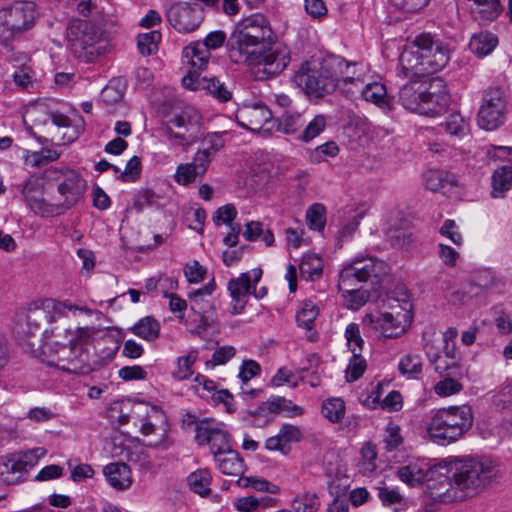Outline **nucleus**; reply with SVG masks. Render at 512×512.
<instances>
[{
    "label": "nucleus",
    "mask_w": 512,
    "mask_h": 512,
    "mask_svg": "<svg viewBox=\"0 0 512 512\" xmlns=\"http://www.w3.org/2000/svg\"><path fill=\"white\" fill-rule=\"evenodd\" d=\"M276 40L268 19L260 13L240 21L227 40L228 56L236 64H244L249 57Z\"/></svg>",
    "instance_id": "3"
},
{
    "label": "nucleus",
    "mask_w": 512,
    "mask_h": 512,
    "mask_svg": "<svg viewBox=\"0 0 512 512\" xmlns=\"http://www.w3.org/2000/svg\"><path fill=\"white\" fill-rule=\"evenodd\" d=\"M451 101L446 84L441 78H433L428 82L427 90L423 96L420 115L435 117L443 113Z\"/></svg>",
    "instance_id": "18"
},
{
    "label": "nucleus",
    "mask_w": 512,
    "mask_h": 512,
    "mask_svg": "<svg viewBox=\"0 0 512 512\" xmlns=\"http://www.w3.org/2000/svg\"><path fill=\"white\" fill-rule=\"evenodd\" d=\"M197 351H190L186 356H181L178 358V367L173 372L174 378L177 380H185L188 379L193 371L191 369L193 363L197 359Z\"/></svg>",
    "instance_id": "53"
},
{
    "label": "nucleus",
    "mask_w": 512,
    "mask_h": 512,
    "mask_svg": "<svg viewBox=\"0 0 512 512\" xmlns=\"http://www.w3.org/2000/svg\"><path fill=\"white\" fill-rule=\"evenodd\" d=\"M443 474L438 486L430 484V499L434 502L450 503L474 497L495 476V468L487 459L453 457L442 462Z\"/></svg>",
    "instance_id": "1"
},
{
    "label": "nucleus",
    "mask_w": 512,
    "mask_h": 512,
    "mask_svg": "<svg viewBox=\"0 0 512 512\" xmlns=\"http://www.w3.org/2000/svg\"><path fill=\"white\" fill-rule=\"evenodd\" d=\"M200 176L198 171L190 163L180 164L175 173V180L181 185H188Z\"/></svg>",
    "instance_id": "62"
},
{
    "label": "nucleus",
    "mask_w": 512,
    "mask_h": 512,
    "mask_svg": "<svg viewBox=\"0 0 512 512\" xmlns=\"http://www.w3.org/2000/svg\"><path fill=\"white\" fill-rule=\"evenodd\" d=\"M441 469L442 463L428 466L425 463L410 462L398 468L397 476L402 482L411 487L425 483L424 494L430 498L429 491H432L430 484L436 483L438 486L439 476L443 474Z\"/></svg>",
    "instance_id": "14"
},
{
    "label": "nucleus",
    "mask_w": 512,
    "mask_h": 512,
    "mask_svg": "<svg viewBox=\"0 0 512 512\" xmlns=\"http://www.w3.org/2000/svg\"><path fill=\"white\" fill-rule=\"evenodd\" d=\"M319 507L320 501L316 493L305 492L293 500V509L296 512H316Z\"/></svg>",
    "instance_id": "44"
},
{
    "label": "nucleus",
    "mask_w": 512,
    "mask_h": 512,
    "mask_svg": "<svg viewBox=\"0 0 512 512\" xmlns=\"http://www.w3.org/2000/svg\"><path fill=\"white\" fill-rule=\"evenodd\" d=\"M212 291L213 290H193L189 295L191 301V309L198 310L199 314L209 312L214 308L212 302Z\"/></svg>",
    "instance_id": "40"
},
{
    "label": "nucleus",
    "mask_w": 512,
    "mask_h": 512,
    "mask_svg": "<svg viewBox=\"0 0 512 512\" xmlns=\"http://www.w3.org/2000/svg\"><path fill=\"white\" fill-rule=\"evenodd\" d=\"M280 402H283V400L271 397L267 401L262 402L256 409L247 410L243 416V420L253 425L260 426L259 420L263 418V424H266L268 423V416L277 413Z\"/></svg>",
    "instance_id": "28"
},
{
    "label": "nucleus",
    "mask_w": 512,
    "mask_h": 512,
    "mask_svg": "<svg viewBox=\"0 0 512 512\" xmlns=\"http://www.w3.org/2000/svg\"><path fill=\"white\" fill-rule=\"evenodd\" d=\"M262 277V269L254 268L241 273L239 277L230 279L227 288H251L252 282L256 285Z\"/></svg>",
    "instance_id": "50"
},
{
    "label": "nucleus",
    "mask_w": 512,
    "mask_h": 512,
    "mask_svg": "<svg viewBox=\"0 0 512 512\" xmlns=\"http://www.w3.org/2000/svg\"><path fill=\"white\" fill-rule=\"evenodd\" d=\"M49 173L56 174L53 177L58 182V193L63 198L60 203H52L54 216L61 215L68 209L72 208L84 195L86 191V181L81 175L70 169L66 170H49Z\"/></svg>",
    "instance_id": "11"
},
{
    "label": "nucleus",
    "mask_w": 512,
    "mask_h": 512,
    "mask_svg": "<svg viewBox=\"0 0 512 512\" xmlns=\"http://www.w3.org/2000/svg\"><path fill=\"white\" fill-rule=\"evenodd\" d=\"M237 486L243 487V488H252L256 491L261 492H269L272 494H276L279 491L278 486L270 483L264 478L259 477H239L236 481Z\"/></svg>",
    "instance_id": "43"
},
{
    "label": "nucleus",
    "mask_w": 512,
    "mask_h": 512,
    "mask_svg": "<svg viewBox=\"0 0 512 512\" xmlns=\"http://www.w3.org/2000/svg\"><path fill=\"white\" fill-rule=\"evenodd\" d=\"M237 214V209L233 204H226L215 211L212 219L216 226L225 224L228 227H231L236 224L234 220L237 217Z\"/></svg>",
    "instance_id": "55"
},
{
    "label": "nucleus",
    "mask_w": 512,
    "mask_h": 512,
    "mask_svg": "<svg viewBox=\"0 0 512 512\" xmlns=\"http://www.w3.org/2000/svg\"><path fill=\"white\" fill-rule=\"evenodd\" d=\"M498 44V38L491 32L474 35L470 40V50L478 57L490 54Z\"/></svg>",
    "instance_id": "30"
},
{
    "label": "nucleus",
    "mask_w": 512,
    "mask_h": 512,
    "mask_svg": "<svg viewBox=\"0 0 512 512\" xmlns=\"http://www.w3.org/2000/svg\"><path fill=\"white\" fill-rule=\"evenodd\" d=\"M345 414V403L340 398L327 399L322 404V415L330 422H340Z\"/></svg>",
    "instance_id": "41"
},
{
    "label": "nucleus",
    "mask_w": 512,
    "mask_h": 512,
    "mask_svg": "<svg viewBox=\"0 0 512 512\" xmlns=\"http://www.w3.org/2000/svg\"><path fill=\"white\" fill-rule=\"evenodd\" d=\"M428 343L424 345V350L431 362L435 363V370L438 373L444 372H455L459 371L460 367L456 361L448 363L447 360L443 359L438 353H432Z\"/></svg>",
    "instance_id": "58"
},
{
    "label": "nucleus",
    "mask_w": 512,
    "mask_h": 512,
    "mask_svg": "<svg viewBox=\"0 0 512 512\" xmlns=\"http://www.w3.org/2000/svg\"><path fill=\"white\" fill-rule=\"evenodd\" d=\"M141 174V159L138 156H133L127 162L125 169L120 173L117 178L123 182H134Z\"/></svg>",
    "instance_id": "59"
},
{
    "label": "nucleus",
    "mask_w": 512,
    "mask_h": 512,
    "mask_svg": "<svg viewBox=\"0 0 512 512\" xmlns=\"http://www.w3.org/2000/svg\"><path fill=\"white\" fill-rule=\"evenodd\" d=\"M400 316L404 318L405 314L397 313V316H394L392 313L384 312L376 317L370 316L369 320L379 337L398 338L405 332Z\"/></svg>",
    "instance_id": "23"
},
{
    "label": "nucleus",
    "mask_w": 512,
    "mask_h": 512,
    "mask_svg": "<svg viewBox=\"0 0 512 512\" xmlns=\"http://www.w3.org/2000/svg\"><path fill=\"white\" fill-rule=\"evenodd\" d=\"M99 332L95 326L78 327L75 330H66V337L73 346L89 348Z\"/></svg>",
    "instance_id": "33"
},
{
    "label": "nucleus",
    "mask_w": 512,
    "mask_h": 512,
    "mask_svg": "<svg viewBox=\"0 0 512 512\" xmlns=\"http://www.w3.org/2000/svg\"><path fill=\"white\" fill-rule=\"evenodd\" d=\"M474 415L469 405L450 406L438 410L427 426L430 439L448 445L460 439L472 427Z\"/></svg>",
    "instance_id": "6"
},
{
    "label": "nucleus",
    "mask_w": 512,
    "mask_h": 512,
    "mask_svg": "<svg viewBox=\"0 0 512 512\" xmlns=\"http://www.w3.org/2000/svg\"><path fill=\"white\" fill-rule=\"evenodd\" d=\"M453 305L480 306L484 304V295L477 293L474 296L468 295L465 290H453L447 297Z\"/></svg>",
    "instance_id": "46"
},
{
    "label": "nucleus",
    "mask_w": 512,
    "mask_h": 512,
    "mask_svg": "<svg viewBox=\"0 0 512 512\" xmlns=\"http://www.w3.org/2000/svg\"><path fill=\"white\" fill-rule=\"evenodd\" d=\"M278 433L287 447H290L291 443L300 442L303 438L301 429L292 424H283Z\"/></svg>",
    "instance_id": "64"
},
{
    "label": "nucleus",
    "mask_w": 512,
    "mask_h": 512,
    "mask_svg": "<svg viewBox=\"0 0 512 512\" xmlns=\"http://www.w3.org/2000/svg\"><path fill=\"white\" fill-rule=\"evenodd\" d=\"M68 311L74 314L77 311L87 315L101 314L87 304L72 303L69 300L39 299L29 303L24 308V323L21 324L22 334L27 338L36 337L40 334L42 324L45 321L52 323L58 317L66 316Z\"/></svg>",
    "instance_id": "5"
},
{
    "label": "nucleus",
    "mask_w": 512,
    "mask_h": 512,
    "mask_svg": "<svg viewBox=\"0 0 512 512\" xmlns=\"http://www.w3.org/2000/svg\"><path fill=\"white\" fill-rule=\"evenodd\" d=\"M60 154L53 149L42 148L40 151L25 150L23 159L27 166L32 168H40L56 161Z\"/></svg>",
    "instance_id": "32"
},
{
    "label": "nucleus",
    "mask_w": 512,
    "mask_h": 512,
    "mask_svg": "<svg viewBox=\"0 0 512 512\" xmlns=\"http://www.w3.org/2000/svg\"><path fill=\"white\" fill-rule=\"evenodd\" d=\"M351 66L347 70L343 68V74H339V86L341 91L345 93L348 97L352 98L356 94H360V90L358 87L359 82H366L365 78L360 74L356 75V68L358 66L357 63H349Z\"/></svg>",
    "instance_id": "29"
},
{
    "label": "nucleus",
    "mask_w": 512,
    "mask_h": 512,
    "mask_svg": "<svg viewBox=\"0 0 512 512\" xmlns=\"http://www.w3.org/2000/svg\"><path fill=\"white\" fill-rule=\"evenodd\" d=\"M440 126L445 132L457 136L463 135L468 127L465 119L459 113L450 114Z\"/></svg>",
    "instance_id": "56"
},
{
    "label": "nucleus",
    "mask_w": 512,
    "mask_h": 512,
    "mask_svg": "<svg viewBox=\"0 0 512 512\" xmlns=\"http://www.w3.org/2000/svg\"><path fill=\"white\" fill-rule=\"evenodd\" d=\"M306 221L310 229L323 230L326 221L324 206L318 203L310 206L306 212Z\"/></svg>",
    "instance_id": "48"
},
{
    "label": "nucleus",
    "mask_w": 512,
    "mask_h": 512,
    "mask_svg": "<svg viewBox=\"0 0 512 512\" xmlns=\"http://www.w3.org/2000/svg\"><path fill=\"white\" fill-rule=\"evenodd\" d=\"M349 62L338 56L303 63L294 74L295 84L308 96L322 98L339 86V74L350 68Z\"/></svg>",
    "instance_id": "4"
},
{
    "label": "nucleus",
    "mask_w": 512,
    "mask_h": 512,
    "mask_svg": "<svg viewBox=\"0 0 512 512\" xmlns=\"http://www.w3.org/2000/svg\"><path fill=\"white\" fill-rule=\"evenodd\" d=\"M398 369L407 378L418 379L422 374V359L417 354H407L400 359Z\"/></svg>",
    "instance_id": "39"
},
{
    "label": "nucleus",
    "mask_w": 512,
    "mask_h": 512,
    "mask_svg": "<svg viewBox=\"0 0 512 512\" xmlns=\"http://www.w3.org/2000/svg\"><path fill=\"white\" fill-rule=\"evenodd\" d=\"M67 37L73 55L86 63L96 61L107 50V40L101 28L86 20H73Z\"/></svg>",
    "instance_id": "7"
},
{
    "label": "nucleus",
    "mask_w": 512,
    "mask_h": 512,
    "mask_svg": "<svg viewBox=\"0 0 512 512\" xmlns=\"http://www.w3.org/2000/svg\"><path fill=\"white\" fill-rule=\"evenodd\" d=\"M460 373V370L448 372L447 376L435 385V393L443 397L459 393L463 389V385L457 381L454 376H457Z\"/></svg>",
    "instance_id": "42"
},
{
    "label": "nucleus",
    "mask_w": 512,
    "mask_h": 512,
    "mask_svg": "<svg viewBox=\"0 0 512 512\" xmlns=\"http://www.w3.org/2000/svg\"><path fill=\"white\" fill-rule=\"evenodd\" d=\"M326 120L323 115L315 116L305 127V129L296 136L297 139L309 142L318 136L325 128Z\"/></svg>",
    "instance_id": "49"
},
{
    "label": "nucleus",
    "mask_w": 512,
    "mask_h": 512,
    "mask_svg": "<svg viewBox=\"0 0 512 512\" xmlns=\"http://www.w3.org/2000/svg\"><path fill=\"white\" fill-rule=\"evenodd\" d=\"M508 98L503 88L489 87L483 91L482 101L477 115L481 128L494 130L506 119Z\"/></svg>",
    "instance_id": "10"
},
{
    "label": "nucleus",
    "mask_w": 512,
    "mask_h": 512,
    "mask_svg": "<svg viewBox=\"0 0 512 512\" xmlns=\"http://www.w3.org/2000/svg\"><path fill=\"white\" fill-rule=\"evenodd\" d=\"M428 82L423 81L420 77L411 79L404 84L398 93L399 103L406 109L414 113L420 114L423 96L426 93Z\"/></svg>",
    "instance_id": "22"
},
{
    "label": "nucleus",
    "mask_w": 512,
    "mask_h": 512,
    "mask_svg": "<svg viewBox=\"0 0 512 512\" xmlns=\"http://www.w3.org/2000/svg\"><path fill=\"white\" fill-rule=\"evenodd\" d=\"M351 352L353 356L346 369V378L348 381H356L363 375L366 361L361 358V353L357 352L356 348H351Z\"/></svg>",
    "instance_id": "51"
},
{
    "label": "nucleus",
    "mask_w": 512,
    "mask_h": 512,
    "mask_svg": "<svg viewBox=\"0 0 512 512\" xmlns=\"http://www.w3.org/2000/svg\"><path fill=\"white\" fill-rule=\"evenodd\" d=\"M323 260L316 254H306L303 256L300 268V278L305 280H315L323 273Z\"/></svg>",
    "instance_id": "31"
},
{
    "label": "nucleus",
    "mask_w": 512,
    "mask_h": 512,
    "mask_svg": "<svg viewBox=\"0 0 512 512\" xmlns=\"http://www.w3.org/2000/svg\"><path fill=\"white\" fill-rule=\"evenodd\" d=\"M358 90H360L361 97L367 101L374 103L381 109L390 110L391 104L384 84L379 81L372 82H359Z\"/></svg>",
    "instance_id": "25"
},
{
    "label": "nucleus",
    "mask_w": 512,
    "mask_h": 512,
    "mask_svg": "<svg viewBox=\"0 0 512 512\" xmlns=\"http://www.w3.org/2000/svg\"><path fill=\"white\" fill-rule=\"evenodd\" d=\"M317 315V306L312 301H305L302 308L296 314V321L299 326L311 329Z\"/></svg>",
    "instance_id": "47"
},
{
    "label": "nucleus",
    "mask_w": 512,
    "mask_h": 512,
    "mask_svg": "<svg viewBox=\"0 0 512 512\" xmlns=\"http://www.w3.org/2000/svg\"><path fill=\"white\" fill-rule=\"evenodd\" d=\"M214 459L217 463L218 469L225 475L241 477L245 471L244 460L235 450H228L227 452L216 456Z\"/></svg>",
    "instance_id": "27"
},
{
    "label": "nucleus",
    "mask_w": 512,
    "mask_h": 512,
    "mask_svg": "<svg viewBox=\"0 0 512 512\" xmlns=\"http://www.w3.org/2000/svg\"><path fill=\"white\" fill-rule=\"evenodd\" d=\"M439 232L442 236L448 238L452 243H454L457 246H460L463 242V238L459 231V227L454 220H445Z\"/></svg>",
    "instance_id": "63"
},
{
    "label": "nucleus",
    "mask_w": 512,
    "mask_h": 512,
    "mask_svg": "<svg viewBox=\"0 0 512 512\" xmlns=\"http://www.w3.org/2000/svg\"><path fill=\"white\" fill-rule=\"evenodd\" d=\"M450 48L430 33H421L404 49L400 56L402 72L406 77H423L443 69L450 60Z\"/></svg>",
    "instance_id": "2"
},
{
    "label": "nucleus",
    "mask_w": 512,
    "mask_h": 512,
    "mask_svg": "<svg viewBox=\"0 0 512 512\" xmlns=\"http://www.w3.org/2000/svg\"><path fill=\"white\" fill-rule=\"evenodd\" d=\"M254 56L249 57L246 62L249 65H263L264 72L269 76L280 74L290 62V51L288 47L276 40L268 44L266 48L260 49Z\"/></svg>",
    "instance_id": "15"
},
{
    "label": "nucleus",
    "mask_w": 512,
    "mask_h": 512,
    "mask_svg": "<svg viewBox=\"0 0 512 512\" xmlns=\"http://www.w3.org/2000/svg\"><path fill=\"white\" fill-rule=\"evenodd\" d=\"M190 489L200 496H207L210 492L211 474L207 469H199L187 478Z\"/></svg>",
    "instance_id": "37"
},
{
    "label": "nucleus",
    "mask_w": 512,
    "mask_h": 512,
    "mask_svg": "<svg viewBox=\"0 0 512 512\" xmlns=\"http://www.w3.org/2000/svg\"><path fill=\"white\" fill-rule=\"evenodd\" d=\"M241 116L248 119L250 129H258L271 119V111L262 104H256L241 111Z\"/></svg>",
    "instance_id": "35"
},
{
    "label": "nucleus",
    "mask_w": 512,
    "mask_h": 512,
    "mask_svg": "<svg viewBox=\"0 0 512 512\" xmlns=\"http://www.w3.org/2000/svg\"><path fill=\"white\" fill-rule=\"evenodd\" d=\"M391 267L383 260L374 257H355L345 264L339 274V287L358 283L372 286L388 283Z\"/></svg>",
    "instance_id": "8"
},
{
    "label": "nucleus",
    "mask_w": 512,
    "mask_h": 512,
    "mask_svg": "<svg viewBox=\"0 0 512 512\" xmlns=\"http://www.w3.org/2000/svg\"><path fill=\"white\" fill-rule=\"evenodd\" d=\"M39 449L18 452L7 457L0 463V477L6 484L16 483L23 473L33 468L39 459L37 451Z\"/></svg>",
    "instance_id": "17"
},
{
    "label": "nucleus",
    "mask_w": 512,
    "mask_h": 512,
    "mask_svg": "<svg viewBox=\"0 0 512 512\" xmlns=\"http://www.w3.org/2000/svg\"><path fill=\"white\" fill-rule=\"evenodd\" d=\"M93 355L90 348L68 344H54L50 348L47 364L62 371L86 375L93 371Z\"/></svg>",
    "instance_id": "9"
},
{
    "label": "nucleus",
    "mask_w": 512,
    "mask_h": 512,
    "mask_svg": "<svg viewBox=\"0 0 512 512\" xmlns=\"http://www.w3.org/2000/svg\"><path fill=\"white\" fill-rule=\"evenodd\" d=\"M130 330L144 340L154 341L159 337L160 323L155 318L146 316L135 323Z\"/></svg>",
    "instance_id": "34"
},
{
    "label": "nucleus",
    "mask_w": 512,
    "mask_h": 512,
    "mask_svg": "<svg viewBox=\"0 0 512 512\" xmlns=\"http://www.w3.org/2000/svg\"><path fill=\"white\" fill-rule=\"evenodd\" d=\"M195 432L197 443L199 445H210L214 458L231 450L228 432L214 421L208 419L201 420L196 423Z\"/></svg>",
    "instance_id": "16"
},
{
    "label": "nucleus",
    "mask_w": 512,
    "mask_h": 512,
    "mask_svg": "<svg viewBox=\"0 0 512 512\" xmlns=\"http://www.w3.org/2000/svg\"><path fill=\"white\" fill-rule=\"evenodd\" d=\"M161 34L157 31L139 34L137 38V47L144 56H149L158 50V42Z\"/></svg>",
    "instance_id": "45"
},
{
    "label": "nucleus",
    "mask_w": 512,
    "mask_h": 512,
    "mask_svg": "<svg viewBox=\"0 0 512 512\" xmlns=\"http://www.w3.org/2000/svg\"><path fill=\"white\" fill-rule=\"evenodd\" d=\"M204 16V8L199 3L178 2L171 5L166 12L169 24L184 34L198 29Z\"/></svg>",
    "instance_id": "13"
},
{
    "label": "nucleus",
    "mask_w": 512,
    "mask_h": 512,
    "mask_svg": "<svg viewBox=\"0 0 512 512\" xmlns=\"http://www.w3.org/2000/svg\"><path fill=\"white\" fill-rule=\"evenodd\" d=\"M183 85L190 90H205L209 95L218 100L219 102L225 103L232 99V91L226 85L216 77H183Z\"/></svg>",
    "instance_id": "21"
},
{
    "label": "nucleus",
    "mask_w": 512,
    "mask_h": 512,
    "mask_svg": "<svg viewBox=\"0 0 512 512\" xmlns=\"http://www.w3.org/2000/svg\"><path fill=\"white\" fill-rule=\"evenodd\" d=\"M211 53L203 47L201 42H193L183 49V63L189 66L186 77L200 78L199 73L208 64Z\"/></svg>",
    "instance_id": "24"
},
{
    "label": "nucleus",
    "mask_w": 512,
    "mask_h": 512,
    "mask_svg": "<svg viewBox=\"0 0 512 512\" xmlns=\"http://www.w3.org/2000/svg\"><path fill=\"white\" fill-rule=\"evenodd\" d=\"M132 416L136 420L143 435L149 436L158 434V438L150 441L149 446L158 447L163 444L167 433L166 416L164 412L155 405L146 402H136L132 408Z\"/></svg>",
    "instance_id": "12"
},
{
    "label": "nucleus",
    "mask_w": 512,
    "mask_h": 512,
    "mask_svg": "<svg viewBox=\"0 0 512 512\" xmlns=\"http://www.w3.org/2000/svg\"><path fill=\"white\" fill-rule=\"evenodd\" d=\"M159 196L151 189H141L134 197V207L138 212L157 203Z\"/></svg>",
    "instance_id": "60"
},
{
    "label": "nucleus",
    "mask_w": 512,
    "mask_h": 512,
    "mask_svg": "<svg viewBox=\"0 0 512 512\" xmlns=\"http://www.w3.org/2000/svg\"><path fill=\"white\" fill-rule=\"evenodd\" d=\"M21 194L33 212L42 217L54 216L53 204L44 199V187L39 180L33 178L25 180Z\"/></svg>",
    "instance_id": "20"
},
{
    "label": "nucleus",
    "mask_w": 512,
    "mask_h": 512,
    "mask_svg": "<svg viewBox=\"0 0 512 512\" xmlns=\"http://www.w3.org/2000/svg\"><path fill=\"white\" fill-rule=\"evenodd\" d=\"M370 297L369 290H344L342 298L346 306L351 310H358Z\"/></svg>",
    "instance_id": "54"
},
{
    "label": "nucleus",
    "mask_w": 512,
    "mask_h": 512,
    "mask_svg": "<svg viewBox=\"0 0 512 512\" xmlns=\"http://www.w3.org/2000/svg\"><path fill=\"white\" fill-rule=\"evenodd\" d=\"M236 354V349L233 346H222L215 350L212 358L206 361V366L214 368L218 365L227 363Z\"/></svg>",
    "instance_id": "61"
},
{
    "label": "nucleus",
    "mask_w": 512,
    "mask_h": 512,
    "mask_svg": "<svg viewBox=\"0 0 512 512\" xmlns=\"http://www.w3.org/2000/svg\"><path fill=\"white\" fill-rule=\"evenodd\" d=\"M512 185V164H506L498 167L492 175L493 196L496 193L502 194L509 190Z\"/></svg>",
    "instance_id": "36"
},
{
    "label": "nucleus",
    "mask_w": 512,
    "mask_h": 512,
    "mask_svg": "<svg viewBox=\"0 0 512 512\" xmlns=\"http://www.w3.org/2000/svg\"><path fill=\"white\" fill-rule=\"evenodd\" d=\"M424 180L426 187L431 191H438L445 187L447 183L452 184L449 175L442 170H430L425 173Z\"/></svg>",
    "instance_id": "57"
},
{
    "label": "nucleus",
    "mask_w": 512,
    "mask_h": 512,
    "mask_svg": "<svg viewBox=\"0 0 512 512\" xmlns=\"http://www.w3.org/2000/svg\"><path fill=\"white\" fill-rule=\"evenodd\" d=\"M103 473L108 483L118 490L126 489L131 484V471L124 463H110L105 466Z\"/></svg>",
    "instance_id": "26"
},
{
    "label": "nucleus",
    "mask_w": 512,
    "mask_h": 512,
    "mask_svg": "<svg viewBox=\"0 0 512 512\" xmlns=\"http://www.w3.org/2000/svg\"><path fill=\"white\" fill-rule=\"evenodd\" d=\"M501 284V280L491 269H483L473 274L471 285L475 288H491Z\"/></svg>",
    "instance_id": "52"
},
{
    "label": "nucleus",
    "mask_w": 512,
    "mask_h": 512,
    "mask_svg": "<svg viewBox=\"0 0 512 512\" xmlns=\"http://www.w3.org/2000/svg\"><path fill=\"white\" fill-rule=\"evenodd\" d=\"M8 20V26L15 35L32 27L36 18V5L31 1H19L2 8Z\"/></svg>",
    "instance_id": "19"
},
{
    "label": "nucleus",
    "mask_w": 512,
    "mask_h": 512,
    "mask_svg": "<svg viewBox=\"0 0 512 512\" xmlns=\"http://www.w3.org/2000/svg\"><path fill=\"white\" fill-rule=\"evenodd\" d=\"M305 120L299 113L284 112L278 118L277 130L285 134L298 135L304 126Z\"/></svg>",
    "instance_id": "38"
}]
</instances>
